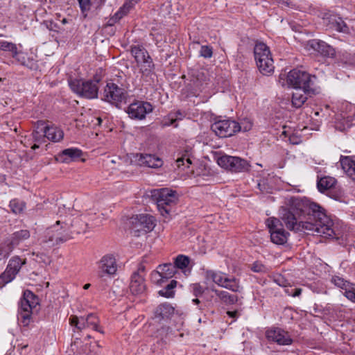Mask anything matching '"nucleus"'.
I'll return each instance as SVG.
<instances>
[{"label": "nucleus", "instance_id": "49", "mask_svg": "<svg viewBox=\"0 0 355 355\" xmlns=\"http://www.w3.org/2000/svg\"><path fill=\"white\" fill-rule=\"evenodd\" d=\"M12 252L10 248L4 242L0 245V261L8 257Z\"/></svg>", "mask_w": 355, "mask_h": 355}, {"label": "nucleus", "instance_id": "58", "mask_svg": "<svg viewBox=\"0 0 355 355\" xmlns=\"http://www.w3.org/2000/svg\"><path fill=\"white\" fill-rule=\"evenodd\" d=\"M275 282L279 284V286H285V282L286 280L282 277L281 276H279L277 277V278L275 279Z\"/></svg>", "mask_w": 355, "mask_h": 355}, {"label": "nucleus", "instance_id": "41", "mask_svg": "<svg viewBox=\"0 0 355 355\" xmlns=\"http://www.w3.org/2000/svg\"><path fill=\"white\" fill-rule=\"evenodd\" d=\"M44 126V123H41V124H38L37 126V130H34L32 133L33 139L35 142L42 143L44 141V132H41V128Z\"/></svg>", "mask_w": 355, "mask_h": 355}, {"label": "nucleus", "instance_id": "9", "mask_svg": "<svg viewBox=\"0 0 355 355\" xmlns=\"http://www.w3.org/2000/svg\"><path fill=\"white\" fill-rule=\"evenodd\" d=\"M211 128L220 137H228L239 131V123L230 119L219 120L214 122Z\"/></svg>", "mask_w": 355, "mask_h": 355}, {"label": "nucleus", "instance_id": "60", "mask_svg": "<svg viewBox=\"0 0 355 355\" xmlns=\"http://www.w3.org/2000/svg\"><path fill=\"white\" fill-rule=\"evenodd\" d=\"M105 2V0H93V3L96 9L99 8Z\"/></svg>", "mask_w": 355, "mask_h": 355}, {"label": "nucleus", "instance_id": "32", "mask_svg": "<svg viewBox=\"0 0 355 355\" xmlns=\"http://www.w3.org/2000/svg\"><path fill=\"white\" fill-rule=\"evenodd\" d=\"M87 224L83 222L80 218H76L71 224V234H80L85 232Z\"/></svg>", "mask_w": 355, "mask_h": 355}, {"label": "nucleus", "instance_id": "19", "mask_svg": "<svg viewBox=\"0 0 355 355\" xmlns=\"http://www.w3.org/2000/svg\"><path fill=\"white\" fill-rule=\"evenodd\" d=\"M30 237V232L27 230H21L13 233L11 237L7 239L5 243L10 248L12 251L13 249L18 245L21 242L28 239Z\"/></svg>", "mask_w": 355, "mask_h": 355}, {"label": "nucleus", "instance_id": "57", "mask_svg": "<svg viewBox=\"0 0 355 355\" xmlns=\"http://www.w3.org/2000/svg\"><path fill=\"white\" fill-rule=\"evenodd\" d=\"M70 324L72 326H75L77 329H78V326L80 324V320L77 316H72L69 319Z\"/></svg>", "mask_w": 355, "mask_h": 355}, {"label": "nucleus", "instance_id": "10", "mask_svg": "<svg viewBox=\"0 0 355 355\" xmlns=\"http://www.w3.org/2000/svg\"><path fill=\"white\" fill-rule=\"evenodd\" d=\"M266 225L269 229L272 243L277 245H282L286 243L289 234L281 227L282 225L279 219L269 218L266 220Z\"/></svg>", "mask_w": 355, "mask_h": 355}, {"label": "nucleus", "instance_id": "22", "mask_svg": "<svg viewBox=\"0 0 355 355\" xmlns=\"http://www.w3.org/2000/svg\"><path fill=\"white\" fill-rule=\"evenodd\" d=\"M340 162L343 171L355 182V161L350 157H341Z\"/></svg>", "mask_w": 355, "mask_h": 355}, {"label": "nucleus", "instance_id": "51", "mask_svg": "<svg viewBox=\"0 0 355 355\" xmlns=\"http://www.w3.org/2000/svg\"><path fill=\"white\" fill-rule=\"evenodd\" d=\"M191 288L193 295L196 297H199L202 295L204 293V289L200 284L196 283L191 285Z\"/></svg>", "mask_w": 355, "mask_h": 355}, {"label": "nucleus", "instance_id": "33", "mask_svg": "<svg viewBox=\"0 0 355 355\" xmlns=\"http://www.w3.org/2000/svg\"><path fill=\"white\" fill-rule=\"evenodd\" d=\"M196 263L190 259L189 257L179 254L174 259V266H193Z\"/></svg>", "mask_w": 355, "mask_h": 355}, {"label": "nucleus", "instance_id": "36", "mask_svg": "<svg viewBox=\"0 0 355 355\" xmlns=\"http://www.w3.org/2000/svg\"><path fill=\"white\" fill-rule=\"evenodd\" d=\"M0 49L4 51H9L12 53V56L15 57L17 55V47L15 44L6 41L0 42Z\"/></svg>", "mask_w": 355, "mask_h": 355}, {"label": "nucleus", "instance_id": "4", "mask_svg": "<svg viewBox=\"0 0 355 355\" xmlns=\"http://www.w3.org/2000/svg\"><path fill=\"white\" fill-rule=\"evenodd\" d=\"M99 81L98 78L88 80L73 79L69 81V85L71 89L79 96L94 99L98 98Z\"/></svg>", "mask_w": 355, "mask_h": 355}, {"label": "nucleus", "instance_id": "15", "mask_svg": "<svg viewBox=\"0 0 355 355\" xmlns=\"http://www.w3.org/2000/svg\"><path fill=\"white\" fill-rule=\"evenodd\" d=\"M145 268H139L138 270L132 275L130 284V292L133 295H139L146 290L144 279L141 273L144 272Z\"/></svg>", "mask_w": 355, "mask_h": 355}, {"label": "nucleus", "instance_id": "29", "mask_svg": "<svg viewBox=\"0 0 355 355\" xmlns=\"http://www.w3.org/2000/svg\"><path fill=\"white\" fill-rule=\"evenodd\" d=\"M18 271L17 268H6L4 272L0 275V287L11 282Z\"/></svg>", "mask_w": 355, "mask_h": 355}, {"label": "nucleus", "instance_id": "43", "mask_svg": "<svg viewBox=\"0 0 355 355\" xmlns=\"http://www.w3.org/2000/svg\"><path fill=\"white\" fill-rule=\"evenodd\" d=\"M117 268H102V270L98 272V276L100 278L112 277L117 271Z\"/></svg>", "mask_w": 355, "mask_h": 355}, {"label": "nucleus", "instance_id": "27", "mask_svg": "<svg viewBox=\"0 0 355 355\" xmlns=\"http://www.w3.org/2000/svg\"><path fill=\"white\" fill-rule=\"evenodd\" d=\"M336 183V180L334 178L325 176L321 178L317 183L318 189L320 192H324L325 191L331 189Z\"/></svg>", "mask_w": 355, "mask_h": 355}, {"label": "nucleus", "instance_id": "8", "mask_svg": "<svg viewBox=\"0 0 355 355\" xmlns=\"http://www.w3.org/2000/svg\"><path fill=\"white\" fill-rule=\"evenodd\" d=\"M217 163L221 167L234 173L248 171L250 167L248 161L226 155L219 157Z\"/></svg>", "mask_w": 355, "mask_h": 355}, {"label": "nucleus", "instance_id": "14", "mask_svg": "<svg viewBox=\"0 0 355 355\" xmlns=\"http://www.w3.org/2000/svg\"><path fill=\"white\" fill-rule=\"evenodd\" d=\"M307 46L309 49L313 50L324 57L333 58L336 54V51L332 46L321 40H311L308 42Z\"/></svg>", "mask_w": 355, "mask_h": 355}, {"label": "nucleus", "instance_id": "26", "mask_svg": "<svg viewBox=\"0 0 355 355\" xmlns=\"http://www.w3.org/2000/svg\"><path fill=\"white\" fill-rule=\"evenodd\" d=\"M131 9V5L125 3L121 6L119 10L112 17L107 21L108 26H113L118 22L121 18L125 16Z\"/></svg>", "mask_w": 355, "mask_h": 355}, {"label": "nucleus", "instance_id": "18", "mask_svg": "<svg viewBox=\"0 0 355 355\" xmlns=\"http://www.w3.org/2000/svg\"><path fill=\"white\" fill-rule=\"evenodd\" d=\"M137 157L139 164L142 166L150 168H159L163 164V162L160 158L150 154H139L137 155Z\"/></svg>", "mask_w": 355, "mask_h": 355}, {"label": "nucleus", "instance_id": "34", "mask_svg": "<svg viewBox=\"0 0 355 355\" xmlns=\"http://www.w3.org/2000/svg\"><path fill=\"white\" fill-rule=\"evenodd\" d=\"M191 148L187 147L184 153L182 154L181 157H178L176 159L178 167H180L181 166H184L187 164V167H189L191 164V160L190 158Z\"/></svg>", "mask_w": 355, "mask_h": 355}, {"label": "nucleus", "instance_id": "40", "mask_svg": "<svg viewBox=\"0 0 355 355\" xmlns=\"http://www.w3.org/2000/svg\"><path fill=\"white\" fill-rule=\"evenodd\" d=\"M85 319L87 327H92L95 331L101 332L98 329V320L94 314H89ZM101 333L103 332L101 331Z\"/></svg>", "mask_w": 355, "mask_h": 355}, {"label": "nucleus", "instance_id": "64", "mask_svg": "<svg viewBox=\"0 0 355 355\" xmlns=\"http://www.w3.org/2000/svg\"><path fill=\"white\" fill-rule=\"evenodd\" d=\"M282 3L284 5H286L287 6H293L294 4H293L292 2L288 1V0H283Z\"/></svg>", "mask_w": 355, "mask_h": 355}, {"label": "nucleus", "instance_id": "56", "mask_svg": "<svg viewBox=\"0 0 355 355\" xmlns=\"http://www.w3.org/2000/svg\"><path fill=\"white\" fill-rule=\"evenodd\" d=\"M13 58H15L16 60L21 64L24 65L28 57H26V55H24L23 53L18 51L17 56Z\"/></svg>", "mask_w": 355, "mask_h": 355}, {"label": "nucleus", "instance_id": "24", "mask_svg": "<svg viewBox=\"0 0 355 355\" xmlns=\"http://www.w3.org/2000/svg\"><path fill=\"white\" fill-rule=\"evenodd\" d=\"M139 223L142 225V233L151 232L155 227V218L148 214H139Z\"/></svg>", "mask_w": 355, "mask_h": 355}, {"label": "nucleus", "instance_id": "11", "mask_svg": "<svg viewBox=\"0 0 355 355\" xmlns=\"http://www.w3.org/2000/svg\"><path fill=\"white\" fill-rule=\"evenodd\" d=\"M206 278L212 280L219 286L229 289L233 292L239 291V285L235 278H230L225 274L218 272L212 270L206 271Z\"/></svg>", "mask_w": 355, "mask_h": 355}, {"label": "nucleus", "instance_id": "50", "mask_svg": "<svg viewBox=\"0 0 355 355\" xmlns=\"http://www.w3.org/2000/svg\"><path fill=\"white\" fill-rule=\"evenodd\" d=\"M24 264H26V259H22L19 257H13L7 266H21Z\"/></svg>", "mask_w": 355, "mask_h": 355}, {"label": "nucleus", "instance_id": "39", "mask_svg": "<svg viewBox=\"0 0 355 355\" xmlns=\"http://www.w3.org/2000/svg\"><path fill=\"white\" fill-rule=\"evenodd\" d=\"M131 226V233L135 236H139L140 233H142L141 228L142 225L139 223V215H137L135 217H132L130 221Z\"/></svg>", "mask_w": 355, "mask_h": 355}, {"label": "nucleus", "instance_id": "54", "mask_svg": "<svg viewBox=\"0 0 355 355\" xmlns=\"http://www.w3.org/2000/svg\"><path fill=\"white\" fill-rule=\"evenodd\" d=\"M24 66H26L31 69H36L37 68V62L34 59L30 58H27Z\"/></svg>", "mask_w": 355, "mask_h": 355}, {"label": "nucleus", "instance_id": "16", "mask_svg": "<svg viewBox=\"0 0 355 355\" xmlns=\"http://www.w3.org/2000/svg\"><path fill=\"white\" fill-rule=\"evenodd\" d=\"M41 132H44V136L53 142H59L64 137L63 131L54 125L42 126Z\"/></svg>", "mask_w": 355, "mask_h": 355}, {"label": "nucleus", "instance_id": "3", "mask_svg": "<svg viewBox=\"0 0 355 355\" xmlns=\"http://www.w3.org/2000/svg\"><path fill=\"white\" fill-rule=\"evenodd\" d=\"M150 196L156 202L157 207L163 216L169 215L172 209L178 200L176 191L168 188L155 189L150 191Z\"/></svg>", "mask_w": 355, "mask_h": 355}, {"label": "nucleus", "instance_id": "62", "mask_svg": "<svg viewBox=\"0 0 355 355\" xmlns=\"http://www.w3.org/2000/svg\"><path fill=\"white\" fill-rule=\"evenodd\" d=\"M302 293V289L301 288H295L294 289V292L291 293V295L293 296V297H297V296H300Z\"/></svg>", "mask_w": 355, "mask_h": 355}, {"label": "nucleus", "instance_id": "37", "mask_svg": "<svg viewBox=\"0 0 355 355\" xmlns=\"http://www.w3.org/2000/svg\"><path fill=\"white\" fill-rule=\"evenodd\" d=\"M342 119H340V121H338L336 124V128L339 129L341 131L345 130L347 128H349L352 125V118L351 116H342ZM338 121L340 120V119H337Z\"/></svg>", "mask_w": 355, "mask_h": 355}, {"label": "nucleus", "instance_id": "12", "mask_svg": "<svg viewBox=\"0 0 355 355\" xmlns=\"http://www.w3.org/2000/svg\"><path fill=\"white\" fill-rule=\"evenodd\" d=\"M153 111L152 105L146 101H136L128 107L126 112L132 119L142 120L146 115Z\"/></svg>", "mask_w": 355, "mask_h": 355}, {"label": "nucleus", "instance_id": "5", "mask_svg": "<svg viewBox=\"0 0 355 355\" xmlns=\"http://www.w3.org/2000/svg\"><path fill=\"white\" fill-rule=\"evenodd\" d=\"M257 66L263 75H269L274 71L273 60L269 48L263 42L257 43L254 48Z\"/></svg>", "mask_w": 355, "mask_h": 355}, {"label": "nucleus", "instance_id": "31", "mask_svg": "<svg viewBox=\"0 0 355 355\" xmlns=\"http://www.w3.org/2000/svg\"><path fill=\"white\" fill-rule=\"evenodd\" d=\"M177 281L171 280L163 289L159 291L158 294L160 296L171 298L173 297L175 295V288L177 286Z\"/></svg>", "mask_w": 355, "mask_h": 355}, {"label": "nucleus", "instance_id": "63", "mask_svg": "<svg viewBox=\"0 0 355 355\" xmlns=\"http://www.w3.org/2000/svg\"><path fill=\"white\" fill-rule=\"evenodd\" d=\"M289 141L293 144H297L299 143V141L297 139V138H295L293 136H291L289 137Z\"/></svg>", "mask_w": 355, "mask_h": 355}, {"label": "nucleus", "instance_id": "1", "mask_svg": "<svg viewBox=\"0 0 355 355\" xmlns=\"http://www.w3.org/2000/svg\"><path fill=\"white\" fill-rule=\"evenodd\" d=\"M279 216L291 231L326 238H333L335 235L333 220L317 203L291 198L288 207L280 209Z\"/></svg>", "mask_w": 355, "mask_h": 355}, {"label": "nucleus", "instance_id": "38", "mask_svg": "<svg viewBox=\"0 0 355 355\" xmlns=\"http://www.w3.org/2000/svg\"><path fill=\"white\" fill-rule=\"evenodd\" d=\"M46 241L51 242L53 245L54 244H58L59 243L63 242L71 238V236L67 235L66 236L61 237L59 236L58 234H51V231H48L47 235H46Z\"/></svg>", "mask_w": 355, "mask_h": 355}, {"label": "nucleus", "instance_id": "17", "mask_svg": "<svg viewBox=\"0 0 355 355\" xmlns=\"http://www.w3.org/2000/svg\"><path fill=\"white\" fill-rule=\"evenodd\" d=\"M83 155L81 150L78 148H67L62 150L59 155L58 159L63 163H69L78 160Z\"/></svg>", "mask_w": 355, "mask_h": 355}, {"label": "nucleus", "instance_id": "2", "mask_svg": "<svg viewBox=\"0 0 355 355\" xmlns=\"http://www.w3.org/2000/svg\"><path fill=\"white\" fill-rule=\"evenodd\" d=\"M315 78V76H311L304 71L295 69L290 71L287 75L281 74L279 81L282 86L295 89H301L307 94H316L314 83Z\"/></svg>", "mask_w": 355, "mask_h": 355}, {"label": "nucleus", "instance_id": "28", "mask_svg": "<svg viewBox=\"0 0 355 355\" xmlns=\"http://www.w3.org/2000/svg\"><path fill=\"white\" fill-rule=\"evenodd\" d=\"M211 291L216 293L223 302L227 304H233L237 302L238 297L236 295H231L227 291H218L215 288H211Z\"/></svg>", "mask_w": 355, "mask_h": 355}, {"label": "nucleus", "instance_id": "45", "mask_svg": "<svg viewBox=\"0 0 355 355\" xmlns=\"http://www.w3.org/2000/svg\"><path fill=\"white\" fill-rule=\"evenodd\" d=\"M32 311H19V319L21 320L24 326H28L30 322Z\"/></svg>", "mask_w": 355, "mask_h": 355}, {"label": "nucleus", "instance_id": "7", "mask_svg": "<svg viewBox=\"0 0 355 355\" xmlns=\"http://www.w3.org/2000/svg\"><path fill=\"white\" fill-rule=\"evenodd\" d=\"M128 98L127 91L114 83H108L104 87L101 99L115 107L120 108L121 103H125Z\"/></svg>", "mask_w": 355, "mask_h": 355}, {"label": "nucleus", "instance_id": "25", "mask_svg": "<svg viewBox=\"0 0 355 355\" xmlns=\"http://www.w3.org/2000/svg\"><path fill=\"white\" fill-rule=\"evenodd\" d=\"M209 80L208 71L205 69L197 70L192 74L191 81L196 87H200L204 83L207 84Z\"/></svg>", "mask_w": 355, "mask_h": 355}, {"label": "nucleus", "instance_id": "44", "mask_svg": "<svg viewBox=\"0 0 355 355\" xmlns=\"http://www.w3.org/2000/svg\"><path fill=\"white\" fill-rule=\"evenodd\" d=\"M331 282L336 285L338 287L341 288L342 289L345 290L347 286H349V284H350L349 282L345 280L343 278L340 277L338 276H332L331 279Z\"/></svg>", "mask_w": 355, "mask_h": 355}, {"label": "nucleus", "instance_id": "48", "mask_svg": "<svg viewBox=\"0 0 355 355\" xmlns=\"http://www.w3.org/2000/svg\"><path fill=\"white\" fill-rule=\"evenodd\" d=\"M200 55L205 58H210L213 55V49L210 46H202L200 50Z\"/></svg>", "mask_w": 355, "mask_h": 355}, {"label": "nucleus", "instance_id": "20", "mask_svg": "<svg viewBox=\"0 0 355 355\" xmlns=\"http://www.w3.org/2000/svg\"><path fill=\"white\" fill-rule=\"evenodd\" d=\"M174 313V308L168 303L159 304L155 310V318L159 322L169 319Z\"/></svg>", "mask_w": 355, "mask_h": 355}, {"label": "nucleus", "instance_id": "46", "mask_svg": "<svg viewBox=\"0 0 355 355\" xmlns=\"http://www.w3.org/2000/svg\"><path fill=\"white\" fill-rule=\"evenodd\" d=\"M345 289V295L349 300L355 302V285L349 284Z\"/></svg>", "mask_w": 355, "mask_h": 355}, {"label": "nucleus", "instance_id": "42", "mask_svg": "<svg viewBox=\"0 0 355 355\" xmlns=\"http://www.w3.org/2000/svg\"><path fill=\"white\" fill-rule=\"evenodd\" d=\"M23 297L34 307L39 304L37 297L29 290H26L24 292Z\"/></svg>", "mask_w": 355, "mask_h": 355}, {"label": "nucleus", "instance_id": "13", "mask_svg": "<svg viewBox=\"0 0 355 355\" xmlns=\"http://www.w3.org/2000/svg\"><path fill=\"white\" fill-rule=\"evenodd\" d=\"M266 336L268 340L277 343L280 345H291L293 342L289 334L280 328H272L267 330Z\"/></svg>", "mask_w": 355, "mask_h": 355}, {"label": "nucleus", "instance_id": "35", "mask_svg": "<svg viewBox=\"0 0 355 355\" xmlns=\"http://www.w3.org/2000/svg\"><path fill=\"white\" fill-rule=\"evenodd\" d=\"M9 207L12 213L19 214L24 210L26 204L24 202L18 199H13L10 200Z\"/></svg>", "mask_w": 355, "mask_h": 355}, {"label": "nucleus", "instance_id": "47", "mask_svg": "<svg viewBox=\"0 0 355 355\" xmlns=\"http://www.w3.org/2000/svg\"><path fill=\"white\" fill-rule=\"evenodd\" d=\"M83 12L89 11L92 6H94L93 0H78Z\"/></svg>", "mask_w": 355, "mask_h": 355}, {"label": "nucleus", "instance_id": "55", "mask_svg": "<svg viewBox=\"0 0 355 355\" xmlns=\"http://www.w3.org/2000/svg\"><path fill=\"white\" fill-rule=\"evenodd\" d=\"M44 24L49 31H58V25L53 21H44Z\"/></svg>", "mask_w": 355, "mask_h": 355}, {"label": "nucleus", "instance_id": "61", "mask_svg": "<svg viewBox=\"0 0 355 355\" xmlns=\"http://www.w3.org/2000/svg\"><path fill=\"white\" fill-rule=\"evenodd\" d=\"M182 270V272L184 274L185 276H188L191 274V268H178Z\"/></svg>", "mask_w": 355, "mask_h": 355}, {"label": "nucleus", "instance_id": "23", "mask_svg": "<svg viewBox=\"0 0 355 355\" xmlns=\"http://www.w3.org/2000/svg\"><path fill=\"white\" fill-rule=\"evenodd\" d=\"M327 19L329 21V28H334L338 32H342L344 33H349V29L341 17L336 15H330Z\"/></svg>", "mask_w": 355, "mask_h": 355}, {"label": "nucleus", "instance_id": "59", "mask_svg": "<svg viewBox=\"0 0 355 355\" xmlns=\"http://www.w3.org/2000/svg\"><path fill=\"white\" fill-rule=\"evenodd\" d=\"M80 320L81 321L80 322V324H79L78 329L79 330H82V329L87 327V324H86V319L83 317H81Z\"/></svg>", "mask_w": 355, "mask_h": 355}, {"label": "nucleus", "instance_id": "53", "mask_svg": "<svg viewBox=\"0 0 355 355\" xmlns=\"http://www.w3.org/2000/svg\"><path fill=\"white\" fill-rule=\"evenodd\" d=\"M239 131L247 132L252 128V123L249 120H244L241 123H239Z\"/></svg>", "mask_w": 355, "mask_h": 355}, {"label": "nucleus", "instance_id": "30", "mask_svg": "<svg viewBox=\"0 0 355 355\" xmlns=\"http://www.w3.org/2000/svg\"><path fill=\"white\" fill-rule=\"evenodd\" d=\"M101 266H115L123 264L119 261L116 256L112 254H107L103 256L99 261Z\"/></svg>", "mask_w": 355, "mask_h": 355}, {"label": "nucleus", "instance_id": "21", "mask_svg": "<svg viewBox=\"0 0 355 355\" xmlns=\"http://www.w3.org/2000/svg\"><path fill=\"white\" fill-rule=\"evenodd\" d=\"M315 94H307L303 89H297L292 95V105L295 108H300L307 101L308 97H311Z\"/></svg>", "mask_w": 355, "mask_h": 355}, {"label": "nucleus", "instance_id": "52", "mask_svg": "<svg viewBox=\"0 0 355 355\" xmlns=\"http://www.w3.org/2000/svg\"><path fill=\"white\" fill-rule=\"evenodd\" d=\"M35 308L32 306L27 300H26L24 297L21 300L19 304V311H32V309Z\"/></svg>", "mask_w": 355, "mask_h": 355}, {"label": "nucleus", "instance_id": "6", "mask_svg": "<svg viewBox=\"0 0 355 355\" xmlns=\"http://www.w3.org/2000/svg\"><path fill=\"white\" fill-rule=\"evenodd\" d=\"M132 55L135 58L139 71L143 76H148L154 69L153 59L142 45H132L130 47Z\"/></svg>", "mask_w": 355, "mask_h": 355}]
</instances>
